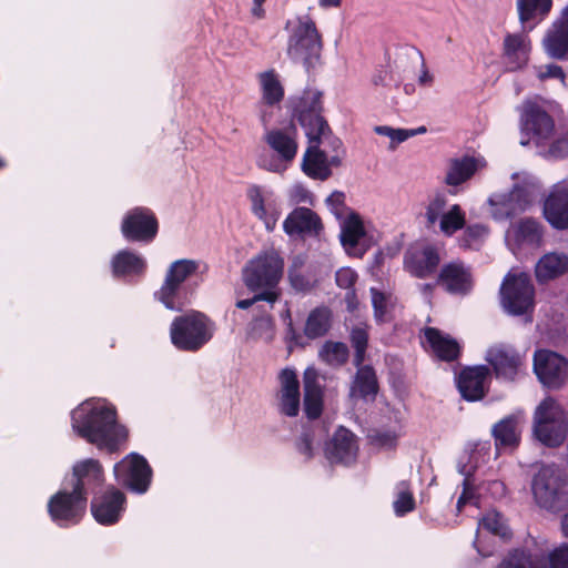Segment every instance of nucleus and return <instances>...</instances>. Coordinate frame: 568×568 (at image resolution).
Returning a JSON list of instances; mask_svg holds the SVG:
<instances>
[{"mask_svg":"<svg viewBox=\"0 0 568 568\" xmlns=\"http://www.w3.org/2000/svg\"><path fill=\"white\" fill-rule=\"evenodd\" d=\"M110 268L115 277H125L141 275L148 268V262L144 256L132 250H120L112 255Z\"/></svg>","mask_w":568,"mask_h":568,"instance_id":"obj_35","label":"nucleus"},{"mask_svg":"<svg viewBox=\"0 0 568 568\" xmlns=\"http://www.w3.org/2000/svg\"><path fill=\"white\" fill-rule=\"evenodd\" d=\"M439 253L433 244L418 241L408 246L404 255V270L413 276L430 275L439 263Z\"/></svg>","mask_w":568,"mask_h":568,"instance_id":"obj_17","label":"nucleus"},{"mask_svg":"<svg viewBox=\"0 0 568 568\" xmlns=\"http://www.w3.org/2000/svg\"><path fill=\"white\" fill-rule=\"evenodd\" d=\"M475 499V486L469 476H466L463 480V491L457 499V510L462 511V509L469 503Z\"/></svg>","mask_w":568,"mask_h":568,"instance_id":"obj_59","label":"nucleus"},{"mask_svg":"<svg viewBox=\"0 0 568 568\" xmlns=\"http://www.w3.org/2000/svg\"><path fill=\"white\" fill-rule=\"evenodd\" d=\"M247 197L253 215L264 224L268 232L274 231L282 214L280 199L272 190L258 185L248 187Z\"/></svg>","mask_w":568,"mask_h":568,"instance_id":"obj_15","label":"nucleus"},{"mask_svg":"<svg viewBox=\"0 0 568 568\" xmlns=\"http://www.w3.org/2000/svg\"><path fill=\"white\" fill-rule=\"evenodd\" d=\"M126 509L125 494L113 485L95 494L90 501L94 520L102 526L118 524Z\"/></svg>","mask_w":568,"mask_h":568,"instance_id":"obj_12","label":"nucleus"},{"mask_svg":"<svg viewBox=\"0 0 568 568\" xmlns=\"http://www.w3.org/2000/svg\"><path fill=\"white\" fill-rule=\"evenodd\" d=\"M489 368L486 365L465 367L457 377V388L462 397L467 402H477L487 394L485 386Z\"/></svg>","mask_w":568,"mask_h":568,"instance_id":"obj_26","label":"nucleus"},{"mask_svg":"<svg viewBox=\"0 0 568 568\" xmlns=\"http://www.w3.org/2000/svg\"><path fill=\"white\" fill-rule=\"evenodd\" d=\"M280 389L277 394H291L301 392V385L296 369L293 367H285L280 371L277 375Z\"/></svg>","mask_w":568,"mask_h":568,"instance_id":"obj_53","label":"nucleus"},{"mask_svg":"<svg viewBox=\"0 0 568 568\" xmlns=\"http://www.w3.org/2000/svg\"><path fill=\"white\" fill-rule=\"evenodd\" d=\"M487 361L493 366L497 377L508 381H514L523 366L521 355L515 348L505 345L490 348Z\"/></svg>","mask_w":568,"mask_h":568,"instance_id":"obj_30","label":"nucleus"},{"mask_svg":"<svg viewBox=\"0 0 568 568\" xmlns=\"http://www.w3.org/2000/svg\"><path fill=\"white\" fill-rule=\"evenodd\" d=\"M568 273V254L548 252L535 264V275L539 282L556 281Z\"/></svg>","mask_w":568,"mask_h":568,"instance_id":"obj_36","label":"nucleus"},{"mask_svg":"<svg viewBox=\"0 0 568 568\" xmlns=\"http://www.w3.org/2000/svg\"><path fill=\"white\" fill-rule=\"evenodd\" d=\"M531 490L537 504L557 513L568 505L567 475L559 466L542 465L532 478Z\"/></svg>","mask_w":568,"mask_h":568,"instance_id":"obj_4","label":"nucleus"},{"mask_svg":"<svg viewBox=\"0 0 568 568\" xmlns=\"http://www.w3.org/2000/svg\"><path fill=\"white\" fill-rule=\"evenodd\" d=\"M554 126L544 101H527L524 104L521 129L528 135V141L523 140V145L532 142L537 146H542L550 138Z\"/></svg>","mask_w":568,"mask_h":568,"instance_id":"obj_11","label":"nucleus"},{"mask_svg":"<svg viewBox=\"0 0 568 568\" xmlns=\"http://www.w3.org/2000/svg\"><path fill=\"white\" fill-rule=\"evenodd\" d=\"M351 343L354 348V365H361L365 361V354L368 345V334L364 328L354 327L351 332Z\"/></svg>","mask_w":568,"mask_h":568,"instance_id":"obj_51","label":"nucleus"},{"mask_svg":"<svg viewBox=\"0 0 568 568\" xmlns=\"http://www.w3.org/2000/svg\"><path fill=\"white\" fill-rule=\"evenodd\" d=\"M549 568H568V544H564L550 552Z\"/></svg>","mask_w":568,"mask_h":568,"instance_id":"obj_60","label":"nucleus"},{"mask_svg":"<svg viewBox=\"0 0 568 568\" xmlns=\"http://www.w3.org/2000/svg\"><path fill=\"white\" fill-rule=\"evenodd\" d=\"M252 296L236 302V307L247 310L257 302L264 301L273 305L281 296L280 286H248Z\"/></svg>","mask_w":568,"mask_h":568,"instance_id":"obj_45","label":"nucleus"},{"mask_svg":"<svg viewBox=\"0 0 568 568\" xmlns=\"http://www.w3.org/2000/svg\"><path fill=\"white\" fill-rule=\"evenodd\" d=\"M73 432L108 454L119 453L129 439V429L119 423L114 406L84 400L71 412Z\"/></svg>","mask_w":568,"mask_h":568,"instance_id":"obj_2","label":"nucleus"},{"mask_svg":"<svg viewBox=\"0 0 568 568\" xmlns=\"http://www.w3.org/2000/svg\"><path fill=\"white\" fill-rule=\"evenodd\" d=\"M119 484L136 494L148 491L152 480V468L148 460L138 453H131L113 467Z\"/></svg>","mask_w":568,"mask_h":568,"instance_id":"obj_10","label":"nucleus"},{"mask_svg":"<svg viewBox=\"0 0 568 568\" xmlns=\"http://www.w3.org/2000/svg\"><path fill=\"white\" fill-rule=\"evenodd\" d=\"M424 337L435 356L442 362L457 361L462 354V346L448 334H444L436 327H425Z\"/></svg>","mask_w":568,"mask_h":568,"instance_id":"obj_34","label":"nucleus"},{"mask_svg":"<svg viewBox=\"0 0 568 568\" xmlns=\"http://www.w3.org/2000/svg\"><path fill=\"white\" fill-rule=\"evenodd\" d=\"M72 489L88 498L100 493L105 483L104 468L100 460L87 458L77 462L72 467Z\"/></svg>","mask_w":568,"mask_h":568,"instance_id":"obj_19","label":"nucleus"},{"mask_svg":"<svg viewBox=\"0 0 568 568\" xmlns=\"http://www.w3.org/2000/svg\"><path fill=\"white\" fill-rule=\"evenodd\" d=\"M488 234L487 226L483 224L470 225L465 231V239L468 245H471L474 242L485 237Z\"/></svg>","mask_w":568,"mask_h":568,"instance_id":"obj_63","label":"nucleus"},{"mask_svg":"<svg viewBox=\"0 0 568 568\" xmlns=\"http://www.w3.org/2000/svg\"><path fill=\"white\" fill-rule=\"evenodd\" d=\"M529 273L521 266L511 267L505 275L501 284H528Z\"/></svg>","mask_w":568,"mask_h":568,"instance_id":"obj_61","label":"nucleus"},{"mask_svg":"<svg viewBox=\"0 0 568 568\" xmlns=\"http://www.w3.org/2000/svg\"><path fill=\"white\" fill-rule=\"evenodd\" d=\"M320 355L326 364L342 366L346 364L349 352L345 343L328 341L323 345Z\"/></svg>","mask_w":568,"mask_h":568,"instance_id":"obj_46","label":"nucleus"},{"mask_svg":"<svg viewBox=\"0 0 568 568\" xmlns=\"http://www.w3.org/2000/svg\"><path fill=\"white\" fill-rule=\"evenodd\" d=\"M554 0H516L521 23L540 22L551 12Z\"/></svg>","mask_w":568,"mask_h":568,"instance_id":"obj_39","label":"nucleus"},{"mask_svg":"<svg viewBox=\"0 0 568 568\" xmlns=\"http://www.w3.org/2000/svg\"><path fill=\"white\" fill-rule=\"evenodd\" d=\"M321 111L322 94L315 90L306 91L294 109L310 141L303 155L302 171L311 179L325 181L332 175L333 169L342 165L345 150L338 139L332 140V153L320 149L323 139L328 134V126L321 116Z\"/></svg>","mask_w":568,"mask_h":568,"instance_id":"obj_1","label":"nucleus"},{"mask_svg":"<svg viewBox=\"0 0 568 568\" xmlns=\"http://www.w3.org/2000/svg\"><path fill=\"white\" fill-rule=\"evenodd\" d=\"M303 409L307 419H318L324 410V386L315 367H307L303 373Z\"/></svg>","mask_w":568,"mask_h":568,"instance_id":"obj_23","label":"nucleus"},{"mask_svg":"<svg viewBox=\"0 0 568 568\" xmlns=\"http://www.w3.org/2000/svg\"><path fill=\"white\" fill-rule=\"evenodd\" d=\"M531 51V40L526 33H508L503 40V59L511 70L524 68Z\"/></svg>","mask_w":568,"mask_h":568,"instance_id":"obj_32","label":"nucleus"},{"mask_svg":"<svg viewBox=\"0 0 568 568\" xmlns=\"http://www.w3.org/2000/svg\"><path fill=\"white\" fill-rule=\"evenodd\" d=\"M358 280V274L352 267L345 266L341 267L336 272V283L337 284H355Z\"/></svg>","mask_w":568,"mask_h":568,"instance_id":"obj_64","label":"nucleus"},{"mask_svg":"<svg viewBox=\"0 0 568 568\" xmlns=\"http://www.w3.org/2000/svg\"><path fill=\"white\" fill-rule=\"evenodd\" d=\"M215 329V323L207 315L192 311L172 321L170 337L179 351L194 353L213 338Z\"/></svg>","mask_w":568,"mask_h":568,"instance_id":"obj_3","label":"nucleus"},{"mask_svg":"<svg viewBox=\"0 0 568 568\" xmlns=\"http://www.w3.org/2000/svg\"><path fill=\"white\" fill-rule=\"evenodd\" d=\"M283 230L291 237H318L324 231V224L316 212L298 206L287 214L283 221Z\"/></svg>","mask_w":568,"mask_h":568,"instance_id":"obj_21","label":"nucleus"},{"mask_svg":"<svg viewBox=\"0 0 568 568\" xmlns=\"http://www.w3.org/2000/svg\"><path fill=\"white\" fill-rule=\"evenodd\" d=\"M354 366L357 369L349 385V398L375 402L379 393V382L375 368L364 364Z\"/></svg>","mask_w":568,"mask_h":568,"instance_id":"obj_29","label":"nucleus"},{"mask_svg":"<svg viewBox=\"0 0 568 568\" xmlns=\"http://www.w3.org/2000/svg\"><path fill=\"white\" fill-rule=\"evenodd\" d=\"M338 227L341 246L344 253L353 258H363L381 241V233L374 223L358 212L348 215Z\"/></svg>","mask_w":568,"mask_h":568,"instance_id":"obj_5","label":"nucleus"},{"mask_svg":"<svg viewBox=\"0 0 568 568\" xmlns=\"http://www.w3.org/2000/svg\"><path fill=\"white\" fill-rule=\"evenodd\" d=\"M372 303L374 308V315L377 321H385L389 307H393L392 294H386L375 286L371 287Z\"/></svg>","mask_w":568,"mask_h":568,"instance_id":"obj_50","label":"nucleus"},{"mask_svg":"<svg viewBox=\"0 0 568 568\" xmlns=\"http://www.w3.org/2000/svg\"><path fill=\"white\" fill-rule=\"evenodd\" d=\"M425 219L429 226L437 224L444 235L452 236L464 227L466 214L459 204H449L444 193H436L425 206Z\"/></svg>","mask_w":568,"mask_h":568,"instance_id":"obj_9","label":"nucleus"},{"mask_svg":"<svg viewBox=\"0 0 568 568\" xmlns=\"http://www.w3.org/2000/svg\"><path fill=\"white\" fill-rule=\"evenodd\" d=\"M498 568H546L542 557L532 556L524 549H515L499 564Z\"/></svg>","mask_w":568,"mask_h":568,"instance_id":"obj_44","label":"nucleus"},{"mask_svg":"<svg viewBox=\"0 0 568 568\" xmlns=\"http://www.w3.org/2000/svg\"><path fill=\"white\" fill-rule=\"evenodd\" d=\"M325 204L328 211L336 217L338 224L342 221L346 220V217L351 214H356L357 212L348 207L345 203V194L341 191H334L331 193L326 200Z\"/></svg>","mask_w":568,"mask_h":568,"instance_id":"obj_49","label":"nucleus"},{"mask_svg":"<svg viewBox=\"0 0 568 568\" xmlns=\"http://www.w3.org/2000/svg\"><path fill=\"white\" fill-rule=\"evenodd\" d=\"M439 280L444 284H469L475 278L473 270L463 261L455 260L444 264L439 272Z\"/></svg>","mask_w":568,"mask_h":568,"instance_id":"obj_41","label":"nucleus"},{"mask_svg":"<svg viewBox=\"0 0 568 568\" xmlns=\"http://www.w3.org/2000/svg\"><path fill=\"white\" fill-rule=\"evenodd\" d=\"M523 416L520 414H510L494 424L491 435L495 442V448L500 452L504 449H515L521 440Z\"/></svg>","mask_w":568,"mask_h":568,"instance_id":"obj_31","label":"nucleus"},{"mask_svg":"<svg viewBox=\"0 0 568 568\" xmlns=\"http://www.w3.org/2000/svg\"><path fill=\"white\" fill-rule=\"evenodd\" d=\"M288 26L292 29V34L287 51L293 59H307L318 53L321 38L311 19L298 18L290 22Z\"/></svg>","mask_w":568,"mask_h":568,"instance_id":"obj_14","label":"nucleus"},{"mask_svg":"<svg viewBox=\"0 0 568 568\" xmlns=\"http://www.w3.org/2000/svg\"><path fill=\"white\" fill-rule=\"evenodd\" d=\"M158 220L153 212L145 207H135L125 213L121 223V232L129 241L150 243L158 234Z\"/></svg>","mask_w":568,"mask_h":568,"instance_id":"obj_16","label":"nucleus"},{"mask_svg":"<svg viewBox=\"0 0 568 568\" xmlns=\"http://www.w3.org/2000/svg\"><path fill=\"white\" fill-rule=\"evenodd\" d=\"M209 270V264L202 258H178L168 265L164 284L204 282L207 280Z\"/></svg>","mask_w":568,"mask_h":568,"instance_id":"obj_22","label":"nucleus"},{"mask_svg":"<svg viewBox=\"0 0 568 568\" xmlns=\"http://www.w3.org/2000/svg\"><path fill=\"white\" fill-rule=\"evenodd\" d=\"M277 407L281 415L296 417L301 410V392L277 394Z\"/></svg>","mask_w":568,"mask_h":568,"instance_id":"obj_52","label":"nucleus"},{"mask_svg":"<svg viewBox=\"0 0 568 568\" xmlns=\"http://www.w3.org/2000/svg\"><path fill=\"white\" fill-rule=\"evenodd\" d=\"M534 372L542 385L558 389L568 382V359L549 349L536 351Z\"/></svg>","mask_w":568,"mask_h":568,"instance_id":"obj_13","label":"nucleus"},{"mask_svg":"<svg viewBox=\"0 0 568 568\" xmlns=\"http://www.w3.org/2000/svg\"><path fill=\"white\" fill-rule=\"evenodd\" d=\"M283 271L284 261L274 251L258 254L245 267L248 284H277L282 280Z\"/></svg>","mask_w":568,"mask_h":568,"instance_id":"obj_18","label":"nucleus"},{"mask_svg":"<svg viewBox=\"0 0 568 568\" xmlns=\"http://www.w3.org/2000/svg\"><path fill=\"white\" fill-rule=\"evenodd\" d=\"M548 159H562L568 155V128L561 131L548 149L541 151Z\"/></svg>","mask_w":568,"mask_h":568,"instance_id":"obj_55","label":"nucleus"},{"mask_svg":"<svg viewBox=\"0 0 568 568\" xmlns=\"http://www.w3.org/2000/svg\"><path fill=\"white\" fill-rule=\"evenodd\" d=\"M488 215L497 222H503L524 212L528 206L523 199L508 191L491 193L485 203Z\"/></svg>","mask_w":568,"mask_h":568,"instance_id":"obj_27","label":"nucleus"},{"mask_svg":"<svg viewBox=\"0 0 568 568\" xmlns=\"http://www.w3.org/2000/svg\"><path fill=\"white\" fill-rule=\"evenodd\" d=\"M544 51L552 59H568V29L556 20L549 26L541 41Z\"/></svg>","mask_w":568,"mask_h":568,"instance_id":"obj_37","label":"nucleus"},{"mask_svg":"<svg viewBox=\"0 0 568 568\" xmlns=\"http://www.w3.org/2000/svg\"><path fill=\"white\" fill-rule=\"evenodd\" d=\"M274 320L270 314L255 317L250 324L248 334L254 339L271 342L274 337Z\"/></svg>","mask_w":568,"mask_h":568,"instance_id":"obj_47","label":"nucleus"},{"mask_svg":"<svg viewBox=\"0 0 568 568\" xmlns=\"http://www.w3.org/2000/svg\"><path fill=\"white\" fill-rule=\"evenodd\" d=\"M398 488L396 498L393 501V508L397 517H403L415 509L416 503L413 493L405 481H402Z\"/></svg>","mask_w":568,"mask_h":568,"instance_id":"obj_48","label":"nucleus"},{"mask_svg":"<svg viewBox=\"0 0 568 568\" xmlns=\"http://www.w3.org/2000/svg\"><path fill=\"white\" fill-rule=\"evenodd\" d=\"M511 186L509 191L514 193L516 196H520L525 204L529 206L530 204V192L538 186L537 179L527 171L517 170L514 171L510 175Z\"/></svg>","mask_w":568,"mask_h":568,"instance_id":"obj_43","label":"nucleus"},{"mask_svg":"<svg viewBox=\"0 0 568 568\" xmlns=\"http://www.w3.org/2000/svg\"><path fill=\"white\" fill-rule=\"evenodd\" d=\"M264 139L273 153L264 152L258 156L260 168L272 173L283 174L297 154L296 130L294 128L273 129L266 132Z\"/></svg>","mask_w":568,"mask_h":568,"instance_id":"obj_6","label":"nucleus"},{"mask_svg":"<svg viewBox=\"0 0 568 568\" xmlns=\"http://www.w3.org/2000/svg\"><path fill=\"white\" fill-rule=\"evenodd\" d=\"M332 311L327 306L315 307L306 318L304 334L310 339L323 337L332 326Z\"/></svg>","mask_w":568,"mask_h":568,"instance_id":"obj_40","label":"nucleus"},{"mask_svg":"<svg viewBox=\"0 0 568 568\" xmlns=\"http://www.w3.org/2000/svg\"><path fill=\"white\" fill-rule=\"evenodd\" d=\"M287 197L294 204H310L314 203L312 192L302 183H294L287 190Z\"/></svg>","mask_w":568,"mask_h":568,"instance_id":"obj_57","label":"nucleus"},{"mask_svg":"<svg viewBox=\"0 0 568 568\" xmlns=\"http://www.w3.org/2000/svg\"><path fill=\"white\" fill-rule=\"evenodd\" d=\"M262 103L265 105H277L284 98V87L278 73L274 70H266L257 75Z\"/></svg>","mask_w":568,"mask_h":568,"instance_id":"obj_38","label":"nucleus"},{"mask_svg":"<svg viewBox=\"0 0 568 568\" xmlns=\"http://www.w3.org/2000/svg\"><path fill=\"white\" fill-rule=\"evenodd\" d=\"M487 162L483 156H463L450 159L446 165L444 183L457 187L469 181L477 172L484 170Z\"/></svg>","mask_w":568,"mask_h":568,"instance_id":"obj_28","label":"nucleus"},{"mask_svg":"<svg viewBox=\"0 0 568 568\" xmlns=\"http://www.w3.org/2000/svg\"><path fill=\"white\" fill-rule=\"evenodd\" d=\"M500 298L507 313L526 314L535 305V286H500Z\"/></svg>","mask_w":568,"mask_h":568,"instance_id":"obj_33","label":"nucleus"},{"mask_svg":"<svg viewBox=\"0 0 568 568\" xmlns=\"http://www.w3.org/2000/svg\"><path fill=\"white\" fill-rule=\"evenodd\" d=\"M542 216L558 231L568 230V183L554 184L542 200Z\"/></svg>","mask_w":568,"mask_h":568,"instance_id":"obj_20","label":"nucleus"},{"mask_svg":"<svg viewBox=\"0 0 568 568\" xmlns=\"http://www.w3.org/2000/svg\"><path fill=\"white\" fill-rule=\"evenodd\" d=\"M545 229L542 224L531 217L521 219L513 224L506 232V242L515 251L524 245L540 246Z\"/></svg>","mask_w":568,"mask_h":568,"instance_id":"obj_24","label":"nucleus"},{"mask_svg":"<svg viewBox=\"0 0 568 568\" xmlns=\"http://www.w3.org/2000/svg\"><path fill=\"white\" fill-rule=\"evenodd\" d=\"M479 528H483L493 535L500 536L503 538L508 535V528L503 521V516L496 511L487 513L479 520Z\"/></svg>","mask_w":568,"mask_h":568,"instance_id":"obj_54","label":"nucleus"},{"mask_svg":"<svg viewBox=\"0 0 568 568\" xmlns=\"http://www.w3.org/2000/svg\"><path fill=\"white\" fill-rule=\"evenodd\" d=\"M88 509V498L75 490L60 489L47 503V511L53 524L60 528L79 525Z\"/></svg>","mask_w":568,"mask_h":568,"instance_id":"obj_8","label":"nucleus"},{"mask_svg":"<svg viewBox=\"0 0 568 568\" xmlns=\"http://www.w3.org/2000/svg\"><path fill=\"white\" fill-rule=\"evenodd\" d=\"M357 444L355 435L341 426L334 433L326 446L325 455L332 464L351 465L357 457Z\"/></svg>","mask_w":568,"mask_h":568,"instance_id":"obj_25","label":"nucleus"},{"mask_svg":"<svg viewBox=\"0 0 568 568\" xmlns=\"http://www.w3.org/2000/svg\"><path fill=\"white\" fill-rule=\"evenodd\" d=\"M182 286H162L161 301L170 310H179L181 306L179 294Z\"/></svg>","mask_w":568,"mask_h":568,"instance_id":"obj_58","label":"nucleus"},{"mask_svg":"<svg viewBox=\"0 0 568 568\" xmlns=\"http://www.w3.org/2000/svg\"><path fill=\"white\" fill-rule=\"evenodd\" d=\"M374 132L381 136L387 138L389 140L388 149L394 151L400 143L408 139L425 133L426 128L419 126L417 129H403L389 125H377L374 128Z\"/></svg>","mask_w":568,"mask_h":568,"instance_id":"obj_42","label":"nucleus"},{"mask_svg":"<svg viewBox=\"0 0 568 568\" xmlns=\"http://www.w3.org/2000/svg\"><path fill=\"white\" fill-rule=\"evenodd\" d=\"M534 435L547 447L560 446L567 436L564 413L552 397H546L534 414Z\"/></svg>","mask_w":568,"mask_h":568,"instance_id":"obj_7","label":"nucleus"},{"mask_svg":"<svg viewBox=\"0 0 568 568\" xmlns=\"http://www.w3.org/2000/svg\"><path fill=\"white\" fill-rule=\"evenodd\" d=\"M536 72H537V77L540 80H544L547 78H558L561 81H564V79H565L562 69L556 64H546V65L538 67L536 69Z\"/></svg>","mask_w":568,"mask_h":568,"instance_id":"obj_62","label":"nucleus"},{"mask_svg":"<svg viewBox=\"0 0 568 568\" xmlns=\"http://www.w3.org/2000/svg\"><path fill=\"white\" fill-rule=\"evenodd\" d=\"M314 430L310 427H304L301 435L295 440L296 450L305 457V460H311L314 457Z\"/></svg>","mask_w":568,"mask_h":568,"instance_id":"obj_56","label":"nucleus"}]
</instances>
